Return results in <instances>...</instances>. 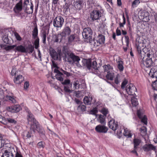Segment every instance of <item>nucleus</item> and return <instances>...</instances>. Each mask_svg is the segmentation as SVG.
I'll return each instance as SVG.
<instances>
[{"instance_id": "obj_24", "label": "nucleus", "mask_w": 157, "mask_h": 157, "mask_svg": "<svg viewBox=\"0 0 157 157\" xmlns=\"http://www.w3.org/2000/svg\"><path fill=\"white\" fill-rule=\"evenodd\" d=\"M38 29L36 24L34 25V28L33 29L32 33L33 37L34 39H36L37 37H38Z\"/></svg>"}, {"instance_id": "obj_4", "label": "nucleus", "mask_w": 157, "mask_h": 157, "mask_svg": "<svg viewBox=\"0 0 157 157\" xmlns=\"http://www.w3.org/2000/svg\"><path fill=\"white\" fill-rule=\"evenodd\" d=\"M32 123L33 124H31L30 127L31 131H33L34 133H35L36 130L40 133L41 136L43 137L44 136V131L43 129L40 128L38 123L36 121H35L32 122Z\"/></svg>"}, {"instance_id": "obj_52", "label": "nucleus", "mask_w": 157, "mask_h": 157, "mask_svg": "<svg viewBox=\"0 0 157 157\" xmlns=\"http://www.w3.org/2000/svg\"><path fill=\"white\" fill-rule=\"evenodd\" d=\"M75 94L76 97L77 98L83 97L82 92L81 91H76Z\"/></svg>"}, {"instance_id": "obj_40", "label": "nucleus", "mask_w": 157, "mask_h": 157, "mask_svg": "<svg viewBox=\"0 0 157 157\" xmlns=\"http://www.w3.org/2000/svg\"><path fill=\"white\" fill-rule=\"evenodd\" d=\"M140 3L139 0H135L132 3V7L133 8L136 7L137 5H138Z\"/></svg>"}, {"instance_id": "obj_57", "label": "nucleus", "mask_w": 157, "mask_h": 157, "mask_svg": "<svg viewBox=\"0 0 157 157\" xmlns=\"http://www.w3.org/2000/svg\"><path fill=\"white\" fill-rule=\"evenodd\" d=\"M137 114L138 117L140 119L143 117L144 115L140 111L138 110L137 112Z\"/></svg>"}, {"instance_id": "obj_14", "label": "nucleus", "mask_w": 157, "mask_h": 157, "mask_svg": "<svg viewBox=\"0 0 157 157\" xmlns=\"http://www.w3.org/2000/svg\"><path fill=\"white\" fill-rule=\"evenodd\" d=\"M21 107L19 105H16L13 106L9 107L7 109L11 112H18L21 109Z\"/></svg>"}, {"instance_id": "obj_63", "label": "nucleus", "mask_w": 157, "mask_h": 157, "mask_svg": "<svg viewBox=\"0 0 157 157\" xmlns=\"http://www.w3.org/2000/svg\"><path fill=\"white\" fill-rule=\"evenodd\" d=\"M70 81L69 79H66L62 82V84L63 85H68L70 83Z\"/></svg>"}, {"instance_id": "obj_42", "label": "nucleus", "mask_w": 157, "mask_h": 157, "mask_svg": "<svg viewBox=\"0 0 157 157\" xmlns=\"http://www.w3.org/2000/svg\"><path fill=\"white\" fill-rule=\"evenodd\" d=\"M128 81L126 79H125L122 82L121 85V88L123 89H125L126 87H125L126 85L128 83Z\"/></svg>"}, {"instance_id": "obj_41", "label": "nucleus", "mask_w": 157, "mask_h": 157, "mask_svg": "<svg viewBox=\"0 0 157 157\" xmlns=\"http://www.w3.org/2000/svg\"><path fill=\"white\" fill-rule=\"evenodd\" d=\"M98 105L96 106V108H94L92 110H91L90 113L93 115H95L98 112V110L97 109V107H98Z\"/></svg>"}, {"instance_id": "obj_6", "label": "nucleus", "mask_w": 157, "mask_h": 157, "mask_svg": "<svg viewBox=\"0 0 157 157\" xmlns=\"http://www.w3.org/2000/svg\"><path fill=\"white\" fill-rule=\"evenodd\" d=\"M83 37L88 40L89 42H91L92 40V35L93 34L92 30L90 28L87 27L84 28L82 33Z\"/></svg>"}, {"instance_id": "obj_37", "label": "nucleus", "mask_w": 157, "mask_h": 157, "mask_svg": "<svg viewBox=\"0 0 157 157\" xmlns=\"http://www.w3.org/2000/svg\"><path fill=\"white\" fill-rule=\"evenodd\" d=\"M28 51L29 53H32L34 50V48L33 46L31 44L29 45L26 48Z\"/></svg>"}, {"instance_id": "obj_53", "label": "nucleus", "mask_w": 157, "mask_h": 157, "mask_svg": "<svg viewBox=\"0 0 157 157\" xmlns=\"http://www.w3.org/2000/svg\"><path fill=\"white\" fill-rule=\"evenodd\" d=\"M101 113L104 115L103 116L106 117V114L108 112V110L105 108H103L101 110Z\"/></svg>"}, {"instance_id": "obj_33", "label": "nucleus", "mask_w": 157, "mask_h": 157, "mask_svg": "<svg viewBox=\"0 0 157 157\" xmlns=\"http://www.w3.org/2000/svg\"><path fill=\"white\" fill-rule=\"evenodd\" d=\"M47 33L45 30H44L42 33L41 37L42 39V42L44 44L46 43V38Z\"/></svg>"}, {"instance_id": "obj_28", "label": "nucleus", "mask_w": 157, "mask_h": 157, "mask_svg": "<svg viewBox=\"0 0 157 157\" xmlns=\"http://www.w3.org/2000/svg\"><path fill=\"white\" fill-rule=\"evenodd\" d=\"M98 40H97L98 43L99 44H104L105 42V36L102 35H99L98 37Z\"/></svg>"}, {"instance_id": "obj_49", "label": "nucleus", "mask_w": 157, "mask_h": 157, "mask_svg": "<svg viewBox=\"0 0 157 157\" xmlns=\"http://www.w3.org/2000/svg\"><path fill=\"white\" fill-rule=\"evenodd\" d=\"M14 35L17 40L21 41V40L22 38L17 33L15 32L14 33Z\"/></svg>"}, {"instance_id": "obj_11", "label": "nucleus", "mask_w": 157, "mask_h": 157, "mask_svg": "<svg viewBox=\"0 0 157 157\" xmlns=\"http://www.w3.org/2000/svg\"><path fill=\"white\" fill-rule=\"evenodd\" d=\"M25 109L27 113V118L28 123H29L30 122L32 123L35 121H36L34 115L31 113L29 109L27 107H25Z\"/></svg>"}, {"instance_id": "obj_3", "label": "nucleus", "mask_w": 157, "mask_h": 157, "mask_svg": "<svg viewBox=\"0 0 157 157\" xmlns=\"http://www.w3.org/2000/svg\"><path fill=\"white\" fill-rule=\"evenodd\" d=\"M20 153L13 147H10L5 150L1 157H15L16 155Z\"/></svg>"}, {"instance_id": "obj_7", "label": "nucleus", "mask_w": 157, "mask_h": 157, "mask_svg": "<svg viewBox=\"0 0 157 157\" xmlns=\"http://www.w3.org/2000/svg\"><path fill=\"white\" fill-rule=\"evenodd\" d=\"M64 23V19L61 16L56 17L53 20V24L54 26L56 28L62 27Z\"/></svg>"}, {"instance_id": "obj_31", "label": "nucleus", "mask_w": 157, "mask_h": 157, "mask_svg": "<svg viewBox=\"0 0 157 157\" xmlns=\"http://www.w3.org/2000/svg\"><path fill=\"white\" fill-rule=\"evenodd\" d=\"M105 117L104 116L100 115L99 117L98 121L101 124H105Z\"/></svg>"}, {"instance_id": "obj_13", "label": "nucleus", "mask_w": 157, "mask_h": 157, "mask_svg": "<svg viewBox=\"0 0 157 157\" xmlns=\"http://www.w3.org/2000/svg\"><path fill=\"white\" fill-rule=\"evenodd\" d=\"M108 126L110 128L115 131L117 129L118 125L117 122H115V120L112 119L109 122Z\"/></svg>"}, {"instance_id": "obj_19", "label": "nucleus", "mask_w": 157, "mask_h": 157, "mask_svg": "<svg viewBox=\"0 0 157 157\" xmlns=\"http://www.w3.org/2000/svg\"><path fill=\"white\" fill-rule=\"evenodd\" d=\"M79 40V37L75 34H72L68 37V42L69 43L72 42H77Z\"/></svg>"}, {"instance_id": "obj_45", "label": "nucleus", "mask_w": 157, "mask_h": 157, "mask_svg": "<svg viewBox=\"0 0 157 157\" xmlns=\"http://www.w3.org/2000/svg\"><path fill=\"white\" fill-rule=\"evenodd\" d=\"M15 47H16V45H7L6 47V51H10L14 48Z\"/></svg>"}, {"instance_id": "obj_10", "label": "nucleus", "mask_w": 157, "mask_h": 157, "mask_svg": "<svg viewBox=\"0 0 157 157\" xmlns=\"http://www.w3.org/2000/svg\"><path fill=\"white\" fill-rule=\"evenodd\" d=\"M90 18L93 21L98 20L101 17V13L98 10H94L90 13Z\"/></svg>"}, {"instance_id": "obj_50", "label": "nucleus", "mask_w": 157, "mask_h": 157, "mask_svg": "<svg viewBox=\"0 0 157 157\" xmlns=\"http://www.w3.org/2000/svg\"><path fill=\"white\" fill-rule=\"evenodd\" d=\"M142 122L144 123L145 124H147V118L145 115H144L143 117L140 119Z\"/></svg>"}, {"instance_id": "obj_20", "label": "nucleus", "mask_w": 157, "mask_h": 157, "mask_svg": "<svg viewBox=\"0 0 157 157\" xmlns=\"http://www.w3.org/2000/svg\"><path fill=\"white\" fill-rule=\"evenodd\" d=\"M82 0H76L74 2L75 7L77 9L80 10L82 8Z\"/></svg>"}, {"instance_id": "obj_60", "label": "nucleus", "mask_w": 157, "mask_h": 157, "mask_svg": "<svg viewBox=\"0 0 157 157\" xmlns=\"http://www.w3.org/2000/svg\"><path fill=\"white\" fill-rule=\"evenodd\" d=\"M16 69L15 67H13L12 69V70L11 72V74L13 76H14L15 75L16 72Z\"/></svg>"}, {"instance_id": "obj_59", "label": "nucleus", "mask_w": 157, "mask_h": 157, "mask_svg": "<svg viewBox=\"0 0 157 157\" xmlns=\"http://www.w3.org/2000/svg\"><path fill=\"white\" fill-rule=\"evenodd\" d=\"M6 101H9L10 103L15 104L17 102V101L15 99H8V100H6Z\"/></svg>"}, {"instance_id": "obj_61", "label": "nucleus", "mask_w": 157, "mask_h": 157, "mask_svg": "<svg viewBox=\"0 0 157 157\" xmlns=\"http://www.w3.org/2000/svg\"><path fill=\"white\" fill-rule=\"evenodd\" d=\"M0 122L4 124H6L7 123V121L4 117H3Z\"/></svg>"}, {"instance_id": "obj_2", "label": "nucleus", "mask_w": 157, "mask_h": 157, "mask_svg": "<svg viewBox=\"0 0 157 157\" xmlns=\"http://www.w3.org/2000/svg\"><path fill=\"white\" fill-rule=\"evenodd\" d=\"M136 49L143 64L147 67H150L153 63L151 59L152 56L149 53L146 54L141 49L139 45L137 46Z\"/></svg>"}, {"instance_id": "obj_17", "label": "nucleus", "mask_w": 157, "mask_h": 157, "mask_svg": "<svg viewBox=\"0 0 157 157\" xmlns=\"http://www.w3.org/2000/svg\"><path fill=\"white\" fill-rule=\"evenodd\" d=\"M93 69L94 70V73L98 76L100 75L101 72L98 69V68L97 66V64L96 61L94 60L93 61Z\"/></svg>"}, {"instance_id": "obj_32", "label": "nucleus", "mask_w": 157, "mask_h": 157, "mask_svg": "<svg viewBox=\"0 0 157 157\" xmlns=\"http://www.w3.org/2000/svg\"><path fill=\"white\" fill-rule=\"evenodd\" d=\"M141 140L138 139H134L133 140L134 144V147L135 148H137V146L140 145L141 143Z\"/></svg>"}, {"instance_id": "obj_22", "label": "nucleus", "mask_w": 157, "mask_h": 157, "mask_svg": "<svg viewBox=\"0 0 157 157\" xmlns=\"http://www.w3.org/2000/svg\"><path fill=\"white\" fill-rule=\"evenodd\" d=\"M117 68L119 71L121 72L123 71L124 70V62L122 61L121 58H119L117 62Z\"/></svg>"}, {"instance_id": "obj_8", "label": "nucleus", "mask_w": 157, "mask_h": 157, "mask_svg": "<svg viewBox=\"0 0 157 157\" xmlns=\"http://www.w3.org/2000/svg\"><path fill=\"white\" fill-rule=\"evenodd\" d=\"M125 90L129 95L133 96V97H132L131 98H135L136 96L135 92H136L137 89L132 84L130 83L128 84L125 88Z\"/></svg>"}, {"instance_id": "obj_48", "label": "nucleus", "mask_w": 157, "mask_h": 157, "mask_svg": "<svg viewBox=\"0 0 157 157\" xmlns=\"http://www.w3.org/2000/svg\"><path fill=\"white\" fill-rule=\"evenodd\" d=\"M151 86L153 89L157 90V80L153 82Z\"/></svg>"}, {"instance_id": "obj_23", "label": "nucleus", "mask_w": 157, "mask_h": 157, "mask_svg": "<svg viewBox=\"0 0 157 157\" xmlns=\"http://www.w3.org/2000/svg\"><path fill=\"white\" fill-rule=\"evenodd\" d=\"M63 38V36L60 33L55 35V37L53 39V42H61Z\"/></svg>"}, {"instance_id": "obj_34", "label": "nucleus", "mask_w": 157, "mask_h": 157, "mask_svg": "<svg viewBox=\"0 0 157 157\" xmlns=\"http://www.w3.org/2000/svg\"><path fill=\"white\" fill-rule=\"evenodd\" d=\"M123 134L124 136H127L128 138L131 137L132 136V133L128 131L127 128L124 129V133Z\"/></svg>"}, {"instance_id": "obj_44", "label": "nucleus", "mask_w": 157, "mask_h": 157, "mask_svg": "<svg viewBox=\"0 0 157 157\" xmlns=\"http://www.w3.org/2000/svg\"><path fill=\"white\" fill-rule=\"evenodd\" d=\"M120 78V75L119 74H117L114 78V82L116 84H118L119 83V80Z\"/></svg>"}, {"instance_id": "obj_39", "label": "nucleus", "mask_w": 157, "mask_h": 157, "mask_svg": "<svg viewBox=\"0 0 157 157\" xmlns=\"http://www.w3.org/2000/svg\"><path fill=\"white\" fill-rule=\"evenodd\" d=\"M137 99H131V101L133 106H136L138 104Z\"/></svg>"}, {"instance_id": "obj_27", "label": "nucleus", "mask_w": 157, "mask_h": 157, "mask_svg": "<svg viewBox=\"0 0 157 157\" xmlns=\"http://www.w3.org/2000/svg\"><path fill=\"white\" fill-rule=\"evenodd\" d=\"M86 66L89 70L93 68V62H92L90 59L86 60Z\"/></svg>"}, {"instance_id": "obj_55", "label": "nucleus", "mask_w": 157, "mask_h": 157, "mask_svg": "<svg viewBox=\"0 0 157 157\" xmlns=\"http://www.w3.org/2000/svg\"><path fill=\"white\" fill-rule=\"evenodd\" d=\"M44 142L43 141L39 142L37 144L38 146L40 148H43L44 147Z\"/></svg>"}, {"instance_id": "obj_18", "label": "nucleus", "mask_w": 157, "mask_h": 157, "mask_svg": "<svg viewBox=\"0 0 157 157\" xmlns=\"http://www.w3.org/2000/svg\"><path fill=\"white\" fill-rule=\"evenodd\" d=\"M24 80V78L22 75H19L15 76L13 81L15 84H20Z\"/></svg>"}, {"instance_id": "obj_47", "label": "nucleus", "mask_w": 157, "mask_h": 157, "mask_svg": "<svg viewBox=\"0 0 157 157\" xmlns=\"http://www.w3.org/2000/svg\"><path fill=\"white\" fill-rule=\"evenodd\" d=\"M83 101L86 105H90L91 104V101L90 99H83Z\"/></svg>"}, {"instance_id": "obj_26", "label": "nucleus", "mask_w": 157, "mask_h": 157, "mask_svg": "<svg viewBox=\"0 0 157 157\" xmlns=\"http://www.w3.org/2000/svg\"><path fill=\"white\" fill-rule=\"evenodd\" d=\"M149 75L152 78H157V71L154 69H151L149 73Z\"/></svg>"}, {"instance_id": "obj_29", "label": "nucleus", "mask_w": 157, "mask_h": 157, "mask_svg": "<svg viewBox=\"0 0 157 157\" xmlns=\"http://www.w3.org/2000/svg\"><path fill=\"white\" fill-rule=\"evenodd\" d=\"M114 76V73L113 71L111 72H109L106 75V78L108 80H113Z\"/></svg>"}, {"instance_id": "obj_64", "label": "nucleus", "mask_w": 157, "mask_h": 157, "mask_svg": "<svg viewBox=\"0 0 157 157\" xmlns=\"http://www.w3.org/2000/svg\"><path fill=\"white\" fill-rule=\"evenodd\" d=\"M64 90L66 92H70L71 91L69 89V88L68 86H66L64 87Z\"/></svg>"}, {"instance_id": "obj_9", "label": "nucleus", "mask_w": 157, "mask_h": 157, "mask_svg": "<svg viewBox=\"0 0 157 157\" xmlns=\"http://www.w3.org/2000/svg\"><path fill=\"white\" fill-rule=\"evenodd\" d=\"M80 60L79 57L75 55L73 53H70L68 55L67 57V61L70 63H78Z\"/></svg>"}, {"instance_id": "obj_46", "label": "nucleus", "mask_w": 157, "mask_h": 157, "mask_svg": "<svg viewBox=\"0 0 157 157\" xmlns=\"http://www.w3.org/2000/svg\"><path fill=\"white\" fill-rule=\"evenodd\" d=\"M140 131L143 134H145L147 132V129L145 127L143 126L140 129Z\"/></svg>"}, {"instance_id": "obj_54", "label": "nucleus", "mask_w": 157, "mask_h": 157, "mask_svg": "<svg viewBox=\"0 0 157 157\" xmlns=\"http://www.w3.org/2000/svg\"><path fill=\"white\" fill-rule=\"evenodd\" d=\"M143 149L145 151H149V144H145L143 147Z\"/></svg>"}, {"instance_id": "obj_62", "label": "nucleus", "mask_w": 157, "mask_h": 157, "mask_svg": "<svg viewBox=\"0 0 157 157\" xmlns=\"http://www.w3.org/2000/svg\"><path fill=\"white\" fill-rule=\"evenodd\" d=\"M62 71L63 72V74L66 75L67 77H69L72 75L71 73L64 70H62Z\"/></svg>"}, {"instance_id": "obj_1", "label": "nucleus", "mask_w": 157, "mask_h": 157, "mask_svg": "<svg viewBox=\"0 0 157 157\" xmlns=\"http://www.w3.org/2000/svg\"><path fill=\"white\" fill-rule=\"evenodd\" d=\"M29 3V0H24L23 2L22 0H20L19 2L16 4L13 8L14 12L16 13H18L23 9L24 11L28 14L33 13V3H31L30 9H29L27 7Z\"/></svg>"}, {"instance_id": "obj_56", "label": "nucleus", "mask_w": 157, "mask_h": 157, "mask_svg": "<svg viewBox=\"0 0 157 157\" xmlns=\"http://www.w3.org/2000/svg\"><path fill=\"white\" fill-rule=\"evenodd\" d=\"M124 38L125 39V42L126 43V46L127 47L128 46L129 42V37L128 36H124Z\"/></svg>"}, {"instance_id": "obj_12", "label": "nucleus", "mask_w": 157, "mask_h": 157, "mask_svg": "<svg viewBox=\"0 0 157 157\" xmlns=\"http://www.w3.org/2000/svg\"><path fill=\"white\" fill-rule=\"evenodd\" d=\"M96 131L99 133H105L108 129L107 127L104 125L99 124L95 128Z\"/></svg>"}, {"instance_id": "obj_16", "label": "nucleus", "mask_w": 157, "mask_h": 157, "mask_svg": "<svg viewBox=\"0 0 157 157\" xmlns=\"http://www.w3.org/2000/svg\"><path fill=\"white\" fill-rule=\"evenodd\" d=\"M14 51L15 52H18L21 53H27L28 52V50L26 49L25 46L22 45H19L15 47Z\"/></svg>"}, {"instance_id": "obj_51", "label": "nucleus", "mask_w": 157, "mask_h": 157, "mask_svg": "<svg viewBox=\"0 0 157 157\" xmlns=\"http://www.w3.org/2000/svg\"><path fill=\"white\" fill-rule=\"evenodd\" d=\"M149 151L153 150L155 151V152L156 151V147L153 145L152 144H149Z\"/></svg>"}, {"instance_id": "obj_36", "label": "nucleus", "mask_w": 157, "mask_h": 157, "mask_svg": "<svg viewBox=\"0 0 157 157\" xmlns=\"http://www.w3.org/2000/svg\"><path fill=\"white\" fill-rule=\"evenodd\" d=\"M35 39V40L34 42V45L35 46V48L37 49L39 47L40 39L39 37H37Z\"/></svg>"}, {"instance_id": "obj_35", "label": "nucleus", "mask_w": 157, "mask_h": 157, "mask_svg": "<svg viewBox=\"0 0 157 157\" xmlns=\"http://www.w3.org/2000/svg\"><path fill=\"white\" fill-rule=\"evenodd\" d=\"M61 74L59 73L56 75V78L58 80L60 81H63V78L62 76L63 75V73L61 72Z\"/></svg>"}, {"instance_id": "obj_38", "label": "nucleus", "mask_w": 157, "mask_h": 157, "mask_svg": "<svg viewBox=\"0 0 157 157\" xmlns=\"http://www.w3.org/2000/svg\"><path fill=\"white\" fill-rule=\"evenodd\" d=\"M32 133L28 131H25L24 132L23 135L25 138H30L32 136Z\"/></svg>"}, {"instance_id": "obj_30", "label": "nucleus", "mask_w": 157, "mask_h": 157, "mask_svg": "<svg viewBox=\"0 0 157 157\" xmlns=\"http://www.w3.org/2000/svg\"><path fill=\"white\" fill-rule=\"evenodd\" d=\"M77 110L79 112H83L86 111V107L83 105H80L77 108Z\"/></svg>"}, {"instance_id": "obj_58", "label": "nucleus", "mask_w": 157, "mask_h": 157, "mask_svg": "<svg viewBox=\"0 0 157 157\" xmlns=\"http://www.w3.org/2000/svg\"><path fill=\"white\" fill-rule=\"evenodd\" d=\"M7 121L11 123L16 124L17 123L16 121L14 119L10 118L7 119Z\"/></svg>"}, {"instance_id": "obj_15", "label": "nucleus", "mask_w": 157, "mask_h": 157, "mask_svg": "<svg viewBox=\"0 0 157 157\" xmlns=\"http://www.w3.org/2000/svg\"><path fill=\"white\" fill-rule=\"evenodd\" d=\"M71 30L69 26H66L64 27L61 34L63 37V39L66 38V37L70 35Z\"/></svg>"}, {"instance_id": "obj_25", "label": "nucleus", "mask_w": 157, "mask_h": 157, "mask_svg": "<svg viewBox=\"0 0 157 157\" xmlns=\"http://www.w3.org/2000/svg\"><path fill=\"white\" fill-rule=\"evenodd\" d=\"M103 67L104 71L107 72V73L113 71V67L109 64L105 65Z\"/></svg>"}, {"instance_id": "obj_21", "label": "nucleus", "mask_w": 157, "mask_h": 157, "mask_svg": "<svg viewBox=\"0 0 157 157\" xmlns=\"http://www.w3.org/2000/svg\"><path fill=\"white\" fill-rule=\"evenodd\" d=\"M65 5L63 6V12L65 14H67L70 10V2H65Z\"/></svg>"}, {"instance_id": "obj_5", "label": "nucleus", "mask_w": 157, "mask_h": 157, "mask_svg": "<svg viewBox=\"0 0 157 157\" xmlns=\"http://www.w3.org/2000/svg\"><path fill=\"white\" fill-rule=\"evenodd\" d=\"M49 54L53 59L55 60H61L62 54L61 50H58L56 52L54 49L51 48L49 49Z\"/></svg>"}, {"instance_id": "obj_43", "label": "nucleus", "mask_w": 157, "mask_h": 157, "mask_svg": "<svg viewBox=\"0 0 157 157\" xmlns=\"http://www.w3.org/2000/svg\"><path fill=\"white\" fill-rule=\"evenodd\" d=\"M122 17L123 19V22L122 23H119V26L120 28L123 27L124 25L126 23V19L124 15H123Z\"/></svg>"}]
</instances>
